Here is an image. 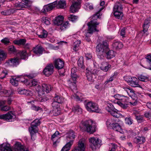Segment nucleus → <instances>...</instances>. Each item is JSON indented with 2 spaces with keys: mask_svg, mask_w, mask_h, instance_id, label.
I'll return each instance as SVG.
<instances>
[{
  "mask_svg": "<svg viewBox=\"0 0 151 151\" xmlns=\"http://www.w3.org/2000/svg\"><path fill=\"white\" fill-rule=\"evenodd\" d=\"M69 81L70 82L69 83V86L72 89H76V81H72L71 80H69Z\"/></svg>",
  "mask_w": 151,
  "mask_h": 151,
  "instance_id": "48",
  "label": "nucleus"
},
{
  "mask_svg": "<svg viewBox=\"0 0 151 151\" xmlns=\"http://www.w3.org/2000/svg\"><path fill=\"white\" fill-rule=\"evenodd\" d=\"M63 20L64 18L63 16H58L56 17L54 21V23L56 25L59 26L62 24Z\"/></svg>",
  "mask_w": 151,
  "mask_h": 151,
  "instance_id": "24",
  "label": "nucleus"
},
{
  "mask_svg": "<svg viewBox=\"0 0 151 151\" xmlns=\"http://www.w3.org/2000/svg\"><path fill=\"white\" fill-rule=\"evenodd\" d=\"M15 147L18 151H29L27 149L24 148L19 143H16Z\"/></svg>",
  "mask_w": 151,
  "mask_h": 151,
  "instance_id": "35",
  "label": "nucleus"
},
{
  "mask_svg": "<svg viewBox=\"0 0 151 151\" xmlns=\"http://www.w3.org/2000/svg\"><path fill=\"white\" fill-rule=\"evenodd\" d=\"M53 100V101L56 102L60 104L62 103L63 101L62 98L57 95L56 94H55V96L54 97Z\"/></svg>",
  "mask_w": 151,
  "mask_h": 151,
  "instance_id": "30",
  "label": "nucleus"
},
{
  "mask_svg": "<svg viewBox=\"0 0 151 151\" xmlns=\"http://www.w3.org/2000/svg\"><path fill=\"white\" fill-rule=\"evenodd\" d=\"M19 60L17 58H12L10 60H7L6 63L8 64L9 65H19Z\"/></svg>",
  "mask_w": 151,
  "mask_h": 151,
  "instance_id": "22",
  "label": "nucleus"
},
{
  "mask_svg": "<svg viewBox=\"0 0 151 151\" xmlns=\"http://www.w3.org/2000/svg\"><path fill=\"white\" fill-rule=\"evenodd\" d=\"M118 111L117 110L114 108V109L111 110L109 112L112 116L115 117V118H117L119 116V114L118 113Z\"/></svg>",
  "mask_w": 151,
  "mask_h": 151,
  "instance_id": "37",
  "label": "nucleus"
},
{
  "mask_svg": "<svg viewBox=\"0 0 151 151\" xmlns=\"http://www.w3.org/2000/svg\"><path fill=\"white\" fill-rule=\"evenodd\" d=\"M17 91L20 94L28 96H31L32 95V92L29 90L25 89L23 88H19Z\"/></svg>",
  "mask_w": 151,
  "mask_h": 151,
  "instance_id": "19",
  "label": "nucleus"
},
{
  "mask_svg": "<svg viewBox=\"0 0 151 151\" xmlns=\"http://www.w3.org/2000/svg\"><path fill=\"white\" fill-rule=\"evenodd\" d=\"M54 67H46L43 70L44 74L46 76H49L52 73Z\"/></svg>",
  "mask_w": 151,
  "mask_h": 151,
  "instance_id": "20",
  "label": "nucleus"
},
{
  "mask_svg": "<svg viewBox=\"0 0 151 151\" xmlns=\"http://www.w3.org/2000/svg\"><path fill=\"white\" fill-rule=\"evenodd\" d=\"M60 134V133L59 132L57 131L54 134L52 135L51 137V139L53 141H54V139L56 137H60L58 135Z\"/></svg>",
  "mask_w": 151,
  "mask_h": 151,
  "instance_id": "56",
  "label": "nucleus"
},
{
  "mask_svg": "<svg viewBox=\"0 0 151 151\" xmlns=\"http://www.w3.org/2000/svg\"><path fill=\"white\" fill-rule=\"evenodd\" d=\"M42 21L47 25H49L50 24L49 19L47 17H43L42 19Z\"/></svg>",
  "mask_w": 151,
  "mask_h": 151,
  "instance_id": "51",
  "label": "nucleus"
},
{
  "mask_svg": "<svg viewBox=\"0 0 151 151\" xmlns=\"http://www.w3.org/2000/svg\"><path fill=\"white\" fill-rule=\"evenodd\" d=\"M99 22H97L96 19L93 18L90 22L88 23V32L86 35L87 37H88L91 36L93 32L99 31V30L97 29V26L99 25Z\"/></svg>",
  "mask_w": 151,
  "mask_h": 151,
  "instance_id": "4",
  "label": "nucleus"
},
{
  "mask_svg": "<svg viewBox=\"0 0 151 151\" xmlns=\"http://www.w3.org/2000/svg\"><path fill=\"white\" fill-rule=\"evenodd\" d=\"M41 124L40 119H36L34 120L31 124L30 127L29 128L31 137L35 134L38 132V126Z\"/></svg>",
  "mask_w": 151,
  "mask_h": 151,
  "instance_id": "6",
  "label": "nucleus"
},
{
  "mask_svg": "<svg viewBox=\"0 0 151 151\" xmlns=\"http://www.w3.org/2000/svg\"><path fill=\"white\" fill-rule=\"evenodd\" d=\"M78 18V16L72 14L69 15L68 16L69 20L73 22H76Z\"/></svg>",
  "mask_w": 151,
  "mask_h": 151,
  "instance_id": "40",
  "label": "nucleus"
},
{
  "mask_svg": "<svg viewBox=\"0 0 151 151\" xmlns=\"http://www.w3.org/2000/svg\"><path fill=\"white\" fill-rule=\"evenodd\" d=\"M85 105L87 110L89 112L99 113L100 111L98 105L94 102L89 101Z\"/></svg>",
  "mask_w": 151,
  "mask_h": 151,
  "instance_id": "5",
  "label": "nucleus"
},
{
  "mask_svg": "<svg viewBox=\"0 0 151 151\" xmlns=\"http://www.w3.org/2000/svg\"><path fill=\"white\" fill-rule=\"evenodd\" d=\"M138 79L140 81L143 82H147L148 81V78L147 76L143 75H139L137 77Z\"/></svg>",
  "mask_w": 151,
  "mask_h": 151,
  "instance_id": "41",
  "label": "nucleus"
},
{
  "mask_svg": "<svg viewBox=\"0 0 151 151\" xmlns=\"http://www.w3.org/2000/svg\"><path fill=\"white\" fill-rule=\"evenodd\" d=\"M116 77V76L114 74V75L111 76L110 78L107 79L105 82V83H106V84H107L109 82L113 81L114 79Z\"/></svg>",
  "mask_w": 151,
  "mask_h": 151,
  "instance_id": "63",
  "label": "nucleus"
},
{
  "mask_svg": "<svg viewBox=\"0 0 151 151\" xmlns=\"http://www.w3.org/2000/svg\"><path fill=\"white\" fill-rule=\"evenodd\" d=\"M113 47L116 50L122 48L123 47L122 43L119 41L114 42L112 44Z\"/></svg>",
  "mask_w": 151,
  "mask_h": 151,
  "instance_id": "29",
  "label": "nucleus"
},
{
  "mask_svg": "<svg viewBox=\"0 0 151 151\" xmlns=\"http://www.w3.org/2000/svg\"><path fill=\"white\" fill-rule=\"evenodd\" d=\"M25 39L23 38L18 40H16L13 41V43L15 45H24L26 42Z\"/></svg>",
  "mask_w": 151,
  "mask_h": 151,
  "instance_id": "28",
  "label": "nucleus"
},
{
  "mask_svg": "<svg viewBox=\"0 0 151 151\" xmlns=\"http://www.w3.org/2000/svg\"><path fill=\"white\" fill-rule=\"evenodd\" d=\"M6 54L1 50H0V64L1 61L5 60L6 57Z\"/></svg>",
  "mask_w": 151,
  "mask_h": 151,
  "instance_id": "34",
  "label": "nucleus"
},
{
  "mask_svg": "<svg viewBox=\"0 0 151 151\" xmlns=\"http://www.w3.org/2000/svg\"><path fill=\"white\" fill-rule=\"evenodd\" d=\"M81 42L80 40H76L74 42V46L73 49L74 50L76 51L78 50Z\"/></svg>",
  "mask_w": 151,
  "mask_h": 151,
  "instance_id": "42",
  "label": "nucleus"
},
{
  "mask_svg": "<svg viewBox=\"0 0 151 151\" xmlns=\"http://www.w3.org/2000/svg\"><path fill=\"white\" fill-rule=\"evenodd\" d=\"M139 81L135 77H131L129 78L128 83L132 86L135 87H140V86L138 83Z\"/></svg>",
  "mask_w": 151,
  "mask_h": 151,
  "instance_id": "16",
  "label": "nucleus"
},
{
  "mask_svg": "<svg viewBox=\"0 0 151 151\" xmlns=\"http://www.w3.org/2000/svg\"><path fill=\"white\" fill-rule=\"evenodd\" d=\"M90 142V146L93 151H95L96 149L99 148L100 146L101 141L97 138L92 137L89 139Z\"/></svg>",
  "mask_w": 151,
  "mask_h": 151,
  "instance_id": "7",
  "label": "nucleus"
},
{
  "mask_svg": "<svg viewBox=\"0 0 151 151\" xmlns=\"http://www.w3.org/2000/svg\"><path fill=\"white\" fill-rule=\"evenodd\" d=\"M25 5L21 3H16L15 4V7L16 8H23L25 7Z\"/></svg>",
  "mask_w": 151,
  "mask_h": 151,
  "instance_id": "61",
  "label": "nucleus"
},
{
  "mask_svg": "<svg viewBox=\"0 0 151 151\" xmlns=\"http://www.w3.org/2000/svg\"><path fill=\"white\" fill-rule=\"evenodd\" d=\"M105 4V2L104 1H101L100 5L101 7L99 8V11L96 12L95 14L93 15L92 18L95 19L99 18L100 16H101L102 14L101 12L104 9V5Z\"/></svg>",
  "mask_w": 151,
  "mask_h": 151,
  "instance_id": "17",
  "label": "nucleus"
},
{
  "mask_svg": "<svg viewBox=\"0 0 151 151\" xmlns=\"http://www.w3.org/2000/svg\"><path fill=\"white\" fill-rule=\"evenodd\" d=\"M31 108L32 109L36 111H38L39 110L41 111L42 110V109L41 108L38 106H36L35 105H32Z\"/></svg>",
  "mask_w": 151,
  "mask_h": 151,
  "instance_id": "58",
  "label": "nucleus"
},
{
  "mask_svg": "<svg viewBox=\"0 0 151 151\" xmlns=\"http://www.w3.org/2000/svg\"><path fill=\"white\" fill-rule=\"evenodd\" d=\"M73 111L75 112H78L80 113H81L82 109L80 107V106L78 105H77L75 106H74L73 108Z\"/></svg>",
  "mask_w": 151,
  "mask_h": 151,
  "instance_id": "49",
  "label": "nucleus"
},
{
  "mask_svg": "<svg viewBox=\"0 0 151 151\" xmlns=\"http://www.w3.org/2000/svg\"><path fill=\"white\" fill-rule=\"evenodd\" d=\"M85 141L84 139H82L78 142V146L75 147L74 151H85L86 148Z\"/></svg>",
  "mask_w": 151,
  "mask_h": 151,
  "instance_id": "12",
  "label": "nucleus"
},
{
  "mask_svg": "<svg viewBox=\"0 0 151 151\" xmlns=\"http://www.w3.org/2000/svg\"><path fill=\"white\" fill-rule=\"evenodd\" d=\"M123 88L127 92L129 96L131 97L135 101H134L130 102H129V103L131 105L133 106L136 105L137 103V98L136 96L135 97L134 95L135 94L134 91L129 87H124Z\"/></svg>",
  "mask_w": 151,
  "mask_h": 151,
  "instance_id": "9",
  "label": "nucleus"
},
{
  "mask_svg": "<svg viewBox=\"0 0 151 151\" xmlns=\"http://www.w3.org/2000/svg\"><path fill=\"white\" fill-rule=\"evenodd\" d=\"M75 136L74 132L73 131H70L68 133L66 138L68 142L67 143L68 144L69 146L73 145Z\"/></svg>",
  "mask_w": 151,
  "mask_h": 151,
  "instance_id": "13",
  "label": "nucleus"
},
{
  "mask_svg": "<svg viewBox=\"0 0 151 151\" xmlns=\"http://www.w3.org/2000/svg\"><path fill=\"white\" fill-rule=\"evenodd\" d=\"M69 24L68 21L64 22H63L62 24L59 25L60 26V29L62 30H65L69 26Z\"/></svg>",
  "mask_w": 151,
  "mask_h": 151,
  "instance_id": "38",
  "label": "nucleus"
},
{
  "mask_svg": "<svg viewBox=\"0 0 151 151\" xmlns=\"http://www.w3.org/2000/svg\"><path fill=\"white\" fill-rule=\"evenodd\" d=\"M21 59H26L28 58V55L26 51L23 50L19 53Z\"/></svg>",
  "mask_w": 151,
  "mask_h": 151,
  "instance_id": "43",
  "label": "nucleus"
},
{
  "mask_svg": "<svg viewBox=\"0 0 151 151\" xmlns=\"http://www.w3.org/2000/svg\"><path fill=\"white\" fill-rule=\"evenodd\" d=\"M119 119L118 118H114L113 119H108L106 124L108 127H110L115 131L119 132L123 134L124 132L122 129L121 126L118 122ZM119 122L120 121H119Z\"/></svg>",
  "mask_w": 151,
  "mask_h": 151,
  "instance_id": "3",
  "label": "nucleus"
},
{
  "mask_svg": "<svg viewBox=\"0 0 151 151\" xmlns=\"http://www.w3.org/2000/svg\"><path fill=\"white\" fill-rule=\"evenodd\" d=\"M116 103L124 109H126L128 107V104H125L124 103L122 104L119 101H117Z\"/></svg>",
  "mask_w": 151,
  "mask_h": 151,
  "instance_id": "52",
  "label": "nucleus"
},
{
  "mask_svg": "<svg viewBox=\"0 0 151 151\" xmlns=\"http://www.w3.org/2000/svg\"><path fill=\"white\" fill-rule=\"evenodd\" d=\"M65 67H55V68L58 70V72L60 74L63 75L65 72Z\"/></svg>",
  "mask_w": 151,
  "mask_h": 151,
  "instance_id": "44",
  "label": "nucleus"
},
{
  "mask_svg": "<svg viewBox=\"0 0 151 151\" xmlns=\"http://www.w3.org/2000/svg\"><path fill=\"white\" fill-rule=\"evenodd\" d=\"M80 4L79 1H74L70 7V12L72 13L77 12L80 8Z\"/></svg>",
  "mask_w": 151,
  "mask_h": 151,
  "instance_id": "15",
  "label": "nucleus"
},
{
  "mask_svg": "<svg viewBox=\"0 0 151 151\" xmlns=\"http://www.w3.org/2000/svg\"><path fill=\"white\" fill-rule=\"evenodd\" d=\"M42 87L43 88V93L44 91H45L47 93H49L53 88L50 85L45 83L42 84Z\"/></svg>",
  "mask_w": 151,
  "mask_h": 151,
  "instance_id": "23",
  "label": "nucleus"
},
{
  "mask_svg": "<svg viewBox=\"0 0 151 151\" xmlns=\"http://www.w3.org/2000/svg\"><path fill=\"white\" fill-rule=\"evenodd\" d=\"M33 52L38 55L42 54L44 49L41 45H37L33 49Z\"/></svg>",
  "mask_w": 151,
  "mask_h": 151,
  "instance_id": "18",
  "label": "nucleus"
},
{
  "mask_svg": "<svg viewBox=\"0 0 151 151\" xmlns=\"http://www.w3.org/2000/svg\"><path fill=\"white\" fill-rule=\"evenodd\" d=\"M122 4L119 2H117L114 6L113 11H122Z\"/></svg>",
  "mask_w": 151,
  "mask_h": 151,
  "instance_id": "27",
  "label": "nucleus"
},
{
  "mask_svg": "<svg viewBox=\"0 0 151 151\" xmlns=\"http://www.w3.org/2000/svg\"><path fill=\"white\" fill-rule=\"evenodd\" d=\"M145 58L147 62L151 66V53L147 54L146 55Z\"/></svg>",
  "mask_w": 151,
  "mask_h": 151,
  "instance_id": "54",
  "label": "nucleus"
},
{
  "mask_svg": "<svg viewBox=\"0 0 151 151\" xmlns=\"http://www.w3.org/2000/svg\"><path fill=\"white\" fill-rule=\"evenodd\" d=\"M36 91L38 92V93L40 95L43 94V88L40 85L38 84L35 87Z\"/></svg>",
  "mask_w": 151,
  "mask_h": 151,
  "instance_id": "46",
  "label": "nucleus"
},
{
  "mask_svg": "<svg viewBox=\"0 0 151 151\" xmlns=\"http://www.w3.org/2000/svg\"><path fill=\"white\" fill-rule=\"evenodd\" d=\"M114 108L113 105L110 103H108L107 106L105 107V109L109 112Z\"/></svg>",
  "mask_w": 151,
  "mask_h": 151,
  "instance_id": "47",
  "label": "nucleus"
},
{
  "mask_svg": "<svg viewBox=\"0 0 151 151\" xmlns=\"http://www.w3.org/2000/svg\"><path fill=\"white\" fill-rule=\"evenodd\" d=\"M0 151H12L11 148L7 145L3 144L0 145Z\"/></svg>",
  "mask_w": 151,
  "mask_h": 151,
  "instance_id": "33",
  "label": "nucleus"
},
{
  "mask_svg": "<svg viewBox=\"0 0 151 151\" xmlns=\"http://www.w3.org/2000/svg\"><path fill=\"white\" fill-rule=\"evenodd\" d=\"M40 31H41L40 33L38 32H37V34L39 37L41 38L46 37L48 35V33L47 31L44 29L42 30H40Z\"/></svg>",
  "mask_w": 151,
  "mask_h": 151,
  "instance_id": "25",
  "label": "nucleus"
},
{
  "mask_svg": "<svg viewBox=\"0 0 151 151\" xmlns=\"http://www.w3.org/2000/svg\"><path fill=\"white\" fill-rule=\"evenodd\" d=\"M10 107L7 106H2L1 107V110L3 111H7L10 109Z\"/></svg>",
  "mask_w": 151,
  "mask_h": 151,
  "instance_id": "64",
  "label": "nucleus"
},
{
  "mask_svg": "<svg viewBox=\"0 0 151 151\" xmlns=\"http://www.w3.org/2000/svg\"><path fill=\"white\" fill-rule=\"evenodd\" d=\"M86 77L87 78V79L88 81H93V77L92 76V74L89 73V72H87L86 74Z\"/></svg>",
  "mask_w": 151,
  "mask_h": 151,
  "instance_id": "59",
  "label": "nucleus"
},
{
  "mask_svg": "<svg viewBox=\"0 0 151 151\" xmlns=\"http://www.w3.org/2000/svg\"><path fill=\"white\" fill-rule=\"evenodd\" d=\"M96 51L98 58L100 59L105 57L107 59H110L115 55L114 51L109 50L108 44L106 41H104L102 43L99 44L96 47Z\"/></svg>",
  "mask_w": 151,
  "mask_h": 151,
  "instance_id": "1",
  "label": "nucleus"
},
{
  "mask_svg": "<svg viewBox=\"0 0 151 151\" xmlns=\"http://www.w3.org/2000/svg\"><path fill=\"white\" fill-rule=\"evenodd\" d=\"M16 117L14 112L10 111L6 114L0 115V119H3L7 122L12 121L11 120H14Z\"/></svg>",
  "mask_w": 151,
  "mask_h": 151,
  "instance_id": "8",
  "label": "nucleus"
},
{
  "mask_svg": "<svg viewBox=\"0 0 151 151\" xmlns=\"http://www.w3.org/2000/svg\"><path fill=\"white\" fill-rule=\"evenodd\" d=\"M150 21V19L148 18L145 19L143 26V30L138 34L136 36L139 39L142 38L145 33L147 31L149 27Z\"/></svg>",
  "mask_w": 151,
  "mask_h": 151,
  "instance_id": "10",
  "label": "nucleus"
},
{
  "mask_svg": "<svg viewBox=\"0 0 151 151\" xmlns=\"http://www.w3.org/2000/svg\"><path fill=\"white\" fill-rule=\"evenodd\" d=\"M145 141V139L143 136H137L133 139V142L136 144H142Z\"/></svg>",
  "mask_w": 151,
  "mask_h": 151,
  "instance_id": "21",
  "label": "nucleus"
},
{
  "mask_svg": "<svg viewBox=\"0 0 151 151\" xmlns=\"http://www.w3.org/2000/svg\"><path fill=\"white\" fill-rule=\"evenodd\" d=\"M55 66H64V60L60 58L56 59L54 61Z\"/></svg>",
  "mask_w": 151,
  "mask_h": 151,
  "instance_id": "26",
  "label": "nucleus"
},
{
  "mask_svg": "<svg viewBox=\"0 0 151 151\" xmlns=\"http://www.w3.org/2000/svg\"><path fill=\"white\" fill-rule=\"evenodd\" d=\"M94 67H93V68L92 69H91L90 70L89 69H88L89 68H88L86 69V70H88V72L89 73H91V74H93L95 76H96V75H97V71L96 69L94 68Z\"/></svg>",
  "mask_w": 151,
  "mask_h": 151,
  "instance_id": "50",
  "label": "nucleus"
},
{
  "mask_svg": "<svg viewBox=\"0 0 151 151\" xmlns=\"http://www.w3.org/2000/svg\"><path fill=\"white\" fill-rule=\"evenodd\" d=\"M27 83V85L31 87L35 86L36 87L38 85L37 82L35 79H33L31 81L28 80Z\"/></svg>",
  "mask_w": 151,
  "mask_h": 151,
  "instance_id": "39",
  "label": "nucleus"
},
{
  "mask_svg": "<svg viewBox=\"0 0 151 151\" xmlns=\"http://www.w3.org/2000/svg\"><path fill=\"white\" fill-rule=\"evenodd\" d=\"M19 78H12L10 80V83L14 86H17L18 85Z\"/></svg>",
  "mask_w": 151,
  "mask_h": 151,
  "instance_id": "45",
  "label": "nucleus"
},
{
  "mask_svg": "<svg viewBox=\"0 0 151 151\" xmlns=\"http://www.w3.org/2000/svg\"><path fill=\"white\" fill-rule=\"evenodd\" d=\"M1 42L5 45H8L10 43L9 39L7 37L4 38L1 40Z\"/></svg>",
  "mask_w": 151,
  "mask_h": 151,
  "instance_id": "57",
  "label": "nucleus"
},
{
  "mask_svg": "<svg viewBox=\"0 0 151 151\" xmlns=\"http://www.w3.org/2000/svg\"><path fill=\"white\" fill-rule=\"evenodd\" d=\"M18 80L21 82H24L26 85H27L28 80L27 79H25L23 76H21L20 79Z\"/></svg>",
  "mask_w": 151,
  "mask_h": 151,
  "instance_id": "62",
  "label": "nucleus"
},
{
  "mask_svg": "<svg viewBox=\"0 0 151 151\" xmlns=\"http://www.w3.org/2000/svg\"><path fill=\"white\" fill-rule=\"evenodd\" d=\"M80 127L90 134L96 132V124L91 120L82 122Z\"/></svg>",
  "mask_w": 151,
  "mask_h": 151,
  "instance_id": "2",
  "label": "nucleus"
},
{
  "mask_svg": "<svg viewBox=\"0 0 151 151\" xmlns=\"http://www.w3.org/2000/svg\"><path fill=\"white\" fill-rule=\"evenodd\" d=\"M59 104L56 102L53 101L51 103L52 112L54 116L59 115L60 113V108Z\"/></svg>",
  "mask_w": 151,
  "mask_h": 151,
  "instance_id": "11",
  "label": "nucleus"
},
{
  "mask_svg": "<svg viewBox=\"0 0 151 151\" xmlns=\"http://www.w3.org/2000/svg\"><path fill=\"white\" fill-rule=\"evenodd\" d=\"M118 111L117 110L114 108V109L111 110L109 112L112 116L115 117V118H117L119 116V114L118 113Z\"/></svg>",
  "mask_w": 151,
  "mask_h": 151,
  "instance_id": "36",
  "label": "nucleus"
},
{
  "mask_svg": "<svg viewBox=\"0 0 151 151\" xmlns=\"http://www.w3.org/2000/svg\"><path fill=\"white\" fill-rule=\"evenodd\" d=\"M125 120L126 124L129 125H131L133 123V120L130 117L126 118Z\"/></svg>",
  "mask_w": 151,
  "mask_h": 151,
  "instance_id": "53",
  "label": "nucleus"
},
{
  "mask_svg": "<svg viewBox=\"0 0 151 151\" xmlns=\"http://www.w3.org/2000/svg\"><path fill=\"white\" fill-rule=\"evenodd\" d=\"M114 15L115 17L118 19H121L123 16V14L122 11H114Z\"/></svg>",
  "mask_w": 151,
  "mask_h": 151,
  "instance_id": "32",
  "label": "nucleus"
},
{
  "mask_svg": "<svg viewBox=\"0 0 151 151\" xmlns=\"http://www.w3.org/2000/svg\"><path fill=\"white\" fill-rule=\"evenodd\" d=\"M58 7L60 8L63 9L66 7V3L65 0H60L56 4Z\"/></svg>",
  "mask_w": 151,
  "mask_h": 151,
  "instance_id": "31",
  "label": "nucleus"
},
{
  "mask_svg": "<svg viewBox=\"0 0 151 151\" xmlns=\"http://www.w3.org/2000/svg\"><path fill=\"white\" fill-rule=\"evenodd\" d=\"M71 146H69V144L67 143L62 148L61 151H69L70 149Z\"/></svg>",
  "mask_w": 151,
  "mask_h": 151,
  "instance_id": "55",
  "label": "nucleus"
},
{
  "mask_svg": "<svg viewBox=\"0 0 151 151\" xmlns=\"http://www.w3.org/2000/svg\"><path fill=\"white\" fill-rule=\"evenodd\" d=\"M57 4V1L49 4L47 5L44 6L43 7L42 11L44 13L52 10L53 8L55 7Z\"/></svg>",
  "mask_w": 151,
  "mask_h": 151,
  "instance_id": "14",
  "label": "nucleus"
},
{
  "mask_svg": "<svg viewBox=\"0 0 151 151\" xmlns=\"http://www.w3.org/2000/svg\"><path fill=\"white\" fill-rule=\"evenodd\" d=\"M77 79V76L76 73H71V78L70 80L76 81Z\"/></svg>",
  "mask_w": 151,
  "mask_h": 151,
  "instance_id": "60",
  "label": "nucleus"
}]
</instances>
